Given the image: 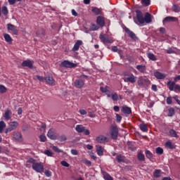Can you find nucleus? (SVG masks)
<instances>
[{"label": "nucleus", "instance_id": "nucleus-1", "mask_svg": "<svg viewBox=\"0 0 180 180\" xmlns=\"http://www.w3.org/2000/svg\"><path fill=\"white\" fill-rule=\"evenodd\" d=\"M136 17L134 18V22L138 26H143L144 25V15L141 11L136 10Z\"/></svg>", "mask_w": 180, "mask_h": 180}, {"label": "nucleus", "instance_id": "nucleus-2", "mask_svg": "<svg viewBox=\"0 0 180 180\" xmlns=\"http://www.w3.org/2000/svg\"><path fill=\"white\" fill-rule=\"evenodd\" d=\"M167 85L169 91L180 92V84H176L175 82L169 81Z\"/></svg>", "mask_w": 180, "mask_h": 180}, {"label": "nucleus", "instance_id": "nucleus-3", "mask_svg": "<svg viewBox=\"0 0 180 180\" xmlns=\"http://www.w3.org/2000/svg\"><path fill=\"white\" fill-rule=\"evenodd\" d=\"M32 169L36 171V172L41 174L44 171V165L43 162H35L32 165Z\"/></svg>", "mask_w": 180, "mask_h": 180}, {"label": "nucleus", "instance_id": "nucleus-4", "mask_svg": "<svg viewBox=\"0 0 180 180\" xmlns=\"http://www.w3.org/2000/svg\"><path fill=\"white\" fill-rule=\"evenodd\" d=\"M110 136L112 140H117L119 136V129L117 126L112 125L110 127Z\"/></svg>", "mask_w": 180, "mask_h": 180}, {"label": "nucleus", "instance_id": "nucleus-5", "mask_svg": "<svg viewBox=\"0 0 180 180\" xmlns=\"http://www.w3.org/2000/svg\"><path fill=\"white\" fill-rule=\"evenodd\" d=\"M18 126H19V122L16 121H13L10 122L9 127L6 128L5 130L6 134H8L10 131H12V130H16L18 128Z\"/></svg>", "mask_w": 180, "mask_h": 180}, {"label": "nucleus", "instance_id": "nucleus-6", "mask_svg": "<svg viewBox=\"0 0 180 180\" xmlns=\"http://www.w3.org/2000/svg\"><path fill=\"white\" fill-rule=\"evenodd\" d=\"M60 67H64L65 68H75L77 64L72 63L70 60H63L60 63Z\"/></svg>", "mask_w": 180, "mask_h": 180}, {"label": "nucleus", "instance_id": "nucleus-7", "mask_svg": "<svg viewBox=\"0 0 180 180\" xmlns=\"http://www.w3.org/2000/svg\"><path fill=\"white\" fill-rule=\"evenodd\" d=\"M47 137L51 140H57V139H58V134L56 133L53 129H50L48 131Z\"/></svg>", "mask_w": 180, "mask_h": 180}, {"label": "nucleus", "instance_id": "nucleus-8", "mask_svg": "<svg viewBox=\"0 0 180 180\" xmlns=\"http://www.w3.org/2000/svg\"><path fill=\"white\" fill-rule=\"evenodd\" d=\"M121 112L126 117L129 116V115H131V108L127 106V105H123L121 108Z\"/></svg>", "mask_w": 180, "mask_h": 180}, {"label": "nucleus", "instance_id": "nucleus-9", "mask_svg": "<svg viewBox=\"0 0 180 180\" xmlns=\"http://www.w3.org/2000/svg\"><path fill=\"white\" fill-rule=\"evenodd\" d=\"M100 40L104 43V44H106V43H108L109 44H112L113 43V40L109 39V37L106 34H100L99 36Z\"/></svg>", "mask_w": 180, "mask_h": 180}, {"label": "nucleus", "instance_id": "nucleus-10", "mask_svg": "<svg viewBox=\"0 0 180 180\" xmlns=\"http://www.w3.org/2000/svg\"><path fill=\"white\" fill-rule=\"evenodd\" d=\"M153 75L157 79H165V78H167V74L158 72L157 70L153 72Z\"/></svg>", "mask_w": 180, "mask_h": 180}, {"label": "nucleus", "instance_id": "nucleus-11", "mask_svg": "<svg viewBox=\"0 0 180 180\" xmlns=\"http://www.w3.org/2000/svg\"><path fill=\"white\" fill-rule=\"evenodd\" d=\"M96 141L100 144H105V143H108V141H109V139L103 135H100L96 139Z\"/></svg>", "mask_w": 180, "mask_h": 180}, {"label": "nucleus", "instance_id": "nucleus-12", "mask_svg": "<svg viewBox=\"0 0 180 180\" xmlns=\"http://www.w3.org/2000/svg\"><path fill=\"white\" fill-rule=\"evenodd\" d=\"M96 23L100 27H103L105 26V17L98 15L96 18Z\"/></svg>", "mask_w": 180, "mask_h": 180}, {"label": "nucleus", "instance_id": "nucleus-13", "mask_svg": "<svg viewBox=\"0 0 180 180\" xmlns=\"http://www.w3.org/2000/svg\"><path fill=\"white\" fill-rule=\"evenodd\" d=\"M13 138L17 141H23L22 134L19 131H14L12 133Z\"/></svg>", "mask_w": 180, "mask_h": 180}, {"label": "nucleus", "instance_id": "nucleus-14", "mask_svg": "<svg viewBox=\"0 0 180 180\" xmlns=\"http://www.w3.org/2000/svg\"><path fill=\"white\" fill-rule=\"evenodd\" d=\"M124 30H125V32L128 34L129 37L132 39V40H136L137 36H136V34H134V32H133L127 27H124Z\"/></svg>", "mask_w": 180, "mask_h": 180}, {"label": "nucleus", "instance_id": "nucleus-15", "mask_svg": "<svg viewBox=\"0 0 180 180\" xmlns=\"http://www.w3.org/2000/svg\"><path fill=\"white\" fill-rule=\"evenodd\" d=\"M176 20H178L176 17L167 16L163 19L162 23L163 25H165V23H169V22H175Z\"/></svg>", "mask_w": 180, "mask_h": 180}, {"label": "nucleus", "instance_id": "nucleus-16", "mask_svg": "<svg viewBox=\"0 0 180 180\" xmlns=\"http://www.w3.org/2000/svg\"><path fill=\"white\" fill-rule=\"evenodd\" d=\"M21 65L22 67H27L30 70H33V63L30 60H23Z\"/></svg>", "mask_w": 180, "mask_h": 180}, {"label": "nucleus", "instance_id": "nucleus-17", "mask_svg": "<svg viewBox=\"0 0 180 180\" xmlns=\"http://www.w3.org/2000/svg\"><path fill=\"white\" fill-rule=\"evenodd\" d=\"M84 80L81 79H76L74 83L75 88H78L79 89H81L84 86Z\"/></svg>", "mask_w": 180, "mask_h": 180}, {"label": "nucleus", "instance_id": "nucleus-18", "mask_svg": "<svg viewBox=\"0 0 180 180\" xmlns=\"http://www.w3.org/2000/svg\"><path fill=\"white\" fill-rule=\"evenodd\" d=\"M7 29L8 30H11L12 33L15 36L18 35V29H16V27H15V25L11 23H8L7 24Z\"/></svg>", "mask_w": 180, "mask_h": 180}, {"label": "nucleus", "instance_id": "nucleus-19", "mask_svg": "<svg viewBox=\"0 0 180 180\" xmlns=\"http://www.w3.org/2000/svg\"><path fill=\"white\" fill-rule=\"evenodd\" d=\"M91 12L96 15L97 16L103 15L102 8H98V7H92Z\"/></svg>", "mask_w": 180, "mask_h": 180}, {"label": "nucleus", "instance_id": "nucleus-20", "mask_svg": "<svg viewBox=\"0 0 180 180\" xmlns=\"http://www.w3.org/2000/svg\"><path fill=\"white\" fill-rule=\"evenodd\" d=\"M46 83H48L49 85H54L56 81L53 78V76L47 75L44 78Z\"/></svg>", "mask_w": 180, "mask_h": 180}, {"label": "nucleus", "instance_id": "nucleus-21", "mask_svg": "<svg viewBox=\"0 0 180 180\" xmlns=\"http://www.w3.org/2000/svg\"><path fill=\"white\" fill-rule=\"evenodd\" d=\"M116 160L118 163L126 162V156L119 154L116 155Z\"/></svg>", "mask_w": 180, "mask_h": 180}, {"label": "nucleus", "instance_id": "nucleus-22", "mask_svg": "<svg viewBox=\"0 0 180 180\" xmlns=\"http://www.w3.org/2000/svg\"><path fill=\"white\" fill-rule=\"evenodd\" d=\"M82 40H77L76 41V43L75 44L72 51H78L79 50V47L82 46Z\"/></svg>", "mask_w": 180, "mask_h": 180}, {"label": "nucleus", "instance_id": "nucleus-23", "mask_svg": "<svg viewBox=\"0 0 180 180\" xmlns=\"http://www.w3.org/2000/svg\"><path fill=\"white\" fill-rule=\"evenodd\" d=\"M136 81H137V78L134 75H133V74H131V76L126 77L124 79L125 82H131V84H134Z\"/></svg>", "mask_w": 180, "mask_h": 180}, {"label": "nucleus", "instance_id": "nucleus-24", "mask_svg": "<svg viewBox=\"0 0 180 180\" xmlns=\"http://www.w3.org/2000/svg\"><path fill=\"white\" fill-rule=\"evenodd\" d=\"M4 40L8 43V44H12V41H13V39L11 37L9 34H4Z\"/></svg>", "mask_w": 180, "mask_h": 180}, {"label": "nucleus", "instance_id": "nucleus-25", "mask_svg": "<svg viewBox=\"0 0 180 180\" xmlns=\"http://www.w3.org/2000/svg\"><path fill=\"white\" fill-rule=\"evenodd\" d=\"M151 14L149 13H146L145 17H144V23H151Z\"/></svg>", "mask_w": 180, "mask_h": 180}, {"label": "nucleus", "instance_id": "nucleus-26", "mask_svg": "<svg viewBox=\"0 0 180 180\" xmlns=\"http://www.w3.org/2000/svg\"><path fill=\"white\" fill-rule=\"evenodd\" d=\"M167 116L169 117H172L173 116L175 115V108L170 107L167 109Z\"/></svg>", "mask_w": 180, "mask_h": 180}, {"label": "nucleus", "instance_id": "nucleus-27", "mask_svg": "<svg viewBox=\"0 0 180 180\" xmlns=\"http://www.w3.org/2000/svg\"><path fill=\"white\" fill-rule=\"evenodd\" d=\"M11 115H12V111L10 110H7L4 115V117L8 122V120H11Z\"/></svg>", "mask_w": 180, "mask_h": 180}, {"label": "nucleus", "instance_id": "nucleus-28", "mask_svg": "<svg viewBox=\"0 0 180 180\" xmlns=\"http://www.w3.org/2000/svg\"><path fill=\"white\" fill-rule=\"evenodd\" d=\"M37 37H41V36H46V30L44 29L39 30L36 32Z\"/></svg>", "mask_w": 180, "mask_h": 180}, {"label": "nucleus", "instance_id": "nucleus-29", "mask_svg": "<svg viewBox=\"0 0 180 180\" xmlns=\"http://www.w3.org/2000/svg\"><path fill=\"white\" fill-rule=\"evenodd\" d=\"M136 70H138L139 72H141L142 74H144L146 72V65H138L136 67Z\"/></svg>", "mask_w": 180, "mask_h": 180}, {"label": "nucleus", "instance_id": "nucleus-30", "mask_svg": "<svg viewBox=\"0 0 180 180\" xmlns=\"http://www.w3.org/2000/svg\"><path fill=\"white\" fill-rule=\"evenodd\" d=\"M75 130L76 131H77V133H84V131H85V127L82 125H77L75 127Z\"/></svg>", "mask_w": 180, "mask_h": 180}, {"label": "nucleus", "instance_id": "nucleus-31", "mask_svg": "<svg viewBox=\"0 0 180 180\" xmlns=\"http://www.w3.org/2000/svg\"><path fill=\"white\" fill-rule=\"evenodd\" d=\"M165 147L169 148V150H174L175 148V145H174L172 142L168 141L165 143Z\"/></svg>", "mask_w": 180, "mask_h": 180}, {"label": "nucleus", "instance_id": "nucleus-32", "mask_svg": "<svg viewBox=\"0 0 180 180\" xmlns=\"http://www.w3.org/2000/svg\"><path fill=\"white\" fill-rule=\"evenodd\" d=\"M137 158L139 161H146V156L144 155V154H143V153H141V151L138 153Z\"/></svg>", "mask_w": 180, "mask_h": 180}, {"label": "nucleus", "instance_id": "nucleus-33", "mask_svg": "<svg viewBox=\"0 0 180 180\" xmlns=\"http://www.w3.org/2000/svg\"><path fill=\"white\" fill-rule=\"evenodd\" d=\"M102 174L105 180H113V178L108 172H103Z\"/></svg>", "mask_w": 180, "mask_h": 180}, {"label": "nucleus", "instance_id": "nucleus-34", "mask_svg": "<svg viewBox=\"0 0 180 180\" xmlns=\"http://www.w3.org/2000/svg\"><path fill=\"white\" fill-rule=\"evenodd\" d=\"M139 127L141 131H143L145 133H147V131H148V127L146 124H140Z\"/></svg>", "mask_w": 180, "mask_h": 180}, {"label": "nucleus", "instance_id": "nucleus-35", "mask_svg": "<svg viewBox=\"0 0 180 180\" xmlns=\"http://www.w3.org/2000/svg\"><path fill=\"white\" fill-rule=\"evenodd\" d=\"M145 154L146 158H148V160H151V158H153V153H151V151H150L149 150L145 149Z\"/></svg>", "mask_w": 180, "mask_h": 180}, {"label": "nucleus", "instance_id": "nucleus-36", "mask_svg": "<svg viewBox=\"0 0 180 180\" xmlns=\"http://www.w3.org/2000/svg\"><path fill=\"white\" fill-rule=\"evenodd\" d=\"M148 58L149 60H151V61H157V56H155L153 53H148Z\"/></svg>", "mask_w": 180, "mask_h": 180}, {"label": "nucleus", "instance_id": "nucleus-37", "mask_svg": "<svg viewBox=\"0 0 180 180\" xmlns=\"http://www.w3.org/2000/svg\"><path fill=\"white\" fill-rule=\"evenodd\" d=\"M153 176L154 178H160L161 176V169H155Z\"/></svg>", "mask_w": 180, "mask_h": 180}, {"label": "nucleus", "instance_id": "nucleus-38", "mask_svg": "<svg viewBox=\"0 0 180 180\" xmlns=\"http://www.w3.org/2000/svg\"><path fill=\"white\" fill-rule=\"evenodd\" d=\"M146 79L143 77H139L138 79V85L139 86H143L144 85V82H146Z\"/></svg>", "mask_w": 180, "mask_h": 180}, {"label": "nucleus", "instance_id": "nucleus-39", "mask_svg": "<svg viewBox=\"0 0 180 180\" xmlns=\"http://www.w3.org/2000/svg\"><path fill=\"white\" fill-rule=\"evenodd\" d=\"M96 151L98 155H103V148H102V146H97Z\"/></svg>", "mask_w": 180, "mask_h": 180}, {"label": "nucleus", "instance_id": "nucleus-40", "mask_svg": "<svg viewBox=\"0 0 180 180\" xmlns=\"http://www.w3.org/2000/svg\"><path fill=\"white\" fill-rule=\"evenodd\" d=\"M172 11H173V12H175L176 13H179V12H180L179 6H178L176 4H174L172 6Z\"/></svg>", "mask_w": 180, "mask_h": 180}, {"label": "nucleus", "instance_id": "nucleus-41", "mask_svg": "<svg viewBox=\"0 0 180 180\" xmlns=\"http://www.w3.org/2000/svg\"><path fill=\"white\" fill-rule=\"evenodd\" d=\"M1 12L3 13V15H4V16H6L8 15V13H9V11L8 10V7L7 6H3L1 8Z\"/></svg>", "mask_w": 180, "mask_h": 180}, {"label": "nucleus", "instance_id": "nucleus-42", "mask_svg": "<svg viewBox=\"0 0 180 180\" xmlns=\"http://www.w3.org/2000/svg\"><path fill=\"white\" fill-rule=\"evenodd\" d=\"M169 135L171 136V137H175V138L178 137V134H176V131L174 129H170Z\"/></svg>", "mask_w": 180, "mask_h": 180}, {"label": "nucleus", "instance_id": "nucleus-43", "mask_svg": "<svg viewBox=\"0 0 180 180\" xmlns=\"http://www.w3.org/2000/svg\"><path fill=\"white\" fill-rule=\"evenodd\" d=\"M156 154H158V155H161L164 154V149H162V148L161 147H158L156 148Z\"/></svg>", "mask_w": 180, "mask_h": 180}, {"label": "nucleus", "instance_id": "nucleus-44", "mask_svg": "<svg viewBox=\"0 0 180 180\" xmlns=\"http://www.w3.org/2000/svg\"><path fill=\"white\" fill-rule=\"evenodd\" d=\"M57 140H59V141H60V142L67 141V136L65 134L61 135L60 136H58V135Z\"/></svg>", "mask_w": 180, "mask_h": 180}, {"label": "nucleus", "instance_id": "nucleus-45", "mask_svg": "<svg viewBox=\"0 0 180 180\" xmlns=\"http://www.w3.org/2000/svg\"><path fill=\"white\" fill-rule=\"evenodd\" d=\"M4 127H6V124H5V122L1 121L0 122V133H3Z\"/></svg>", "mask_w": 180, "mask_h": 180}, {"label": "nucleus", "instance_id": "nucleus-46", "mask_svg": "<svg viewBox=\"0 0 180 180\" xmlns=\"http://www.w3.org/2000/svg\"><path fill=\"white\" fill-rule=\"evenodd\" d=\"M99 30V27L96 25V24L91 25V30H92L93 32H95V30Z\"/></svg>", "mask_w": 180, "mask_h": 180}, {"label": "nucleus", "instance_id": "nucleus-47", "mask_svg": "<svg viewBox=\"0 0 180 180\" xmlns=\"http://www.w3.org/2000/svg\"><path fill=\"white\" fill-rule=\"evenodd\" d=\"M142 5H145V6H149L150 4V0H141Z\"/></svg>", "mask_w": 180, "mask_h": 180}, {"label": "nucleus", "instance_id": "nucleus-48", "mask_svg": "<svg viewBox=\"0 0 180 180\" xmlns=\"http://www.w3.org/2000/svg\"><path fill=\"white\" fill-rule=\"evenodd\" d=\"M39 140L41 143L46 142V140H47V138L45 135L42 134L39 136Z\"/></svg>", "mask_w": 180, "mask_h": 180}, {"label": "nucleus", "instance_id": "nucleus-49", "mask_svg": "<svg viewBox=\"0 0 180 180\" xmlns=\"http://www.w3.org/2000/svg\"><path fill=\"white\" fill-rule=\"evenodd\" d=\"M44 154L48 157H53V152L50 150H45Z\"/></svg>", "mask_w": 180, "mask_h": 180}, {"label": "nucleus", "instance_id": "nucleus-50", "mask_svg": "<svg viewBox=\"0 0 180 180\" xmlns=\"http://www.w3.org/2000/svg\"><path fill=\"white\" fill-rule=\"evenodd\" d=\"M111 98H112V101H115V102H117V101L119 99V96H117V94H116V93L112 94Z\"/></svg>", "mask_w": 180, "mask_h": 180}, {"label": "nucleus", "instance_id": "nucleus-51", "mask_svg": "<svg viewBox=\"0 0 180 180\" xmlns=\"http://www.w3.org/2000/svg\"><path fill=\"white\" fill-rule=\"evenodd\" d=\"M52 150H53V151L55 153H63V150H61L60 148H58V147L57 146H53L52 147Z\"/></svg>", "mask_w": 180, "mask_h": 180}, {"label": "nucleus", "instance_id": "nucleus-52", "mask_svg": "<svg viewBox=\"0 0 180 180\" xmlns=\"http://www.w3.org/2000/svg\"><path fill=\"white\" fill-rule=\"evenodd\" d=\"M0 92L1 94H5L6 92V88L4 85H0Z\"/></svg>", "mask_w": 180, "mask_h": 180}, {"label": "nucleus", "instance_id": "nucleus-53", "mask_svg": "<svg viewBox=\"0 0 180 180\" xmlns=\"http://www.w3.org/2000/svg\"><path fill=\"white\" fill-rule=\"evenodd\" d=\"M116 121L117 123H120L122 122V116L119 114H116Z\"/></svg>", "mask_w": 180, "mask_h": 180}, {"label": "nucleus", "instance_id": "nucleus-54", "mask_svg": "<svg viewBox=\"0 0 180 180\" xmlns=\"http://www.w3.org/2000/svg\"><path fill=\"white\" fill-rule=\"evenodd\" d=\"M60 164L61 165H63V167H66V168H68V167H70V164H68V162L65 160L62 161Z\"/></svg>", "mask_w": 180, "mask_h": 180}, {"label": "nucleus", "instance_id": "nucleus-55", "mask_svg": "<svg viewBox=\"0 0 180 180\" xmlns=\"http://www.w3.org/2000/svg\"><path fill=\"white\" fill-rule=\"evenodd\" d=\"M167 54H174L175 51L172 48H169L167 50Z\"/></svg>", "mask_w": 180, "mask_h": 180}, {"label": "nucleus", "instance_id": "nucleus-56", "mask_svg": "<svg viewBox=\"0 0 180 180\" xmlns=\"http://www.w3.org/2000/svg\"><path fill=\"white\" fill-rule=\"evenodd\" d=\"M84 163L87 165V167H91L92 165V162L90 160H86L84 161Z\"/></svg>", "mask_w": 180, "mask_h": 180}, {"label": "nucleus", "instance_id": "nucleus-57", "mask_svg": "<svg viewBox=\"0 0 180 180\" xmlns=\"http://www.w3.org/2000/svg\"><path fill=\"white\" fill-rule=\"evenodd\" d=\"M166 102L167 105H172V98L171 97H167Z\"/></svg>", "mask_w": 180, "mask_h": 180}, {"label": "nucleus", "instance_id": "nucleus-58", "mask_svg": "<svg viewBox=\"0 0 180 180\" xmlns=\"http://www.w3.org/2000/svg\"><path fill=\"white\" fill-rule=\"evenodd\" d=\"M36 160H34V159H33V158H30L27 161V162H28V164H32V165H33V164H35L36 163V162H35Z\"/></svg>", "mask_w": 180, "mask_h": 180}, {"label": "nucleus", "instance_id": "nucleus-59", "mask_svg": "<svg viewBox=\"0 0 180 180\" xmlns=\"http://www.w3.org/2000/svg\"><path fill=\"white\" fill-rule=\"evenodd\" d=\"M71 154H72V155H78V150L75 149H72Z\"/></svg>", "mask_w": 180, "mask_h": 180}, {"label": "nucleus", "instance_id": "nucleus-60", "mask_svg": "<svg viewBox=\"0 0 180 180\" xmlns=\"http://www.w3.org/2000/svg\"><path fill=\"white\" fill-rule=\"evenodd\" d=\"M152 91H154V92H157L158 91V89L157 88V85L153 84L151 87Z\"/></svg>", "mask_w": 180, "mask_h": 180}, {"label": "nucleus", "instance_id": "nucleus-61", "mask_svg": "<svg viewBox=\"0 0 180 180\" xmlns=\"http://www.w3.org/2000/svg\"><path fill=\"white\" fill-rule=\"evenodd\" d=\"M46 176L50 177L51 176V172L49 171V170H46L44 172Z\"/></svg>", "mask_w": 180, "mask_h": 180}, {"label": "nucleus", "instance_id": "nucleus-62", "mask_svg": "<svg viewBox=\"0 0 180 180\" xmlns=\"http://www.w3.org/2000/svg\"><path fill=\"white\" fill-rule=\"evenodd\" d=\"M113 110L114 112H119L120 110V107H119L118 105H115L113 107Z\"/></svg>", "mask_w": 180, "mask_h": 180}, {"label": "nucleus", "instance_id": "nucleus-63", "mask_svg": "<svg viewBox=\"0 0 180 180\" xmlns=\"http://www.w3.org/2000/svg\"><path fill=\"white\" fill-rule=\"evenodd\" d=\"M173 99H174L176 102H177L178 105H180V101H179V98H178V96H174L173 97Z\"/></svg>", "mask_w": 180, "mask_h": 180}, {"label": "nucleus", "instance_id": "nucleus-64", "mask_svg": "<svg viewBox=\"0 0 180 180\" xmlns=\"http://www.w3.org/2000/svg\"><path fill=\"white\" fill-rule=\"evenodd\" d=\"M80 115H86V111L84 109L79 110Z\"/></svg>", "mask_w": 180, "mask_h": 180}]
</instances>
